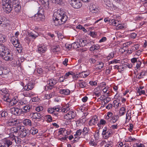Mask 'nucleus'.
<instances>
[{"mask_svg": "<svg viewBox=\"0 0 147 147\" xmlns=\"http://www.w3.org/2000/svg\"><path fill=\"white\" fill-rule=\"evenodd\" d=\"M53 22L56 26L64 23L67 20L68 17L64 12L58 10L55 12L53 14Z\"/></svg>", "mask_w": 147, "mask_h": 147, "instance_id": "obj_1", "label": "nucleus"}, {"mask_svg": "<svg viewBox=\"0 0 147 147\" xmlns=\"http://www.w3.org/2000/svg\"><path fill=\"white\" fill-rule=\"evenodd\" d=\"M23 127H20V126H18L17 127L10 128L9 129V135L13 138H15L16 136L19 135L18 132L19 131L20 129H22Z\"/></svg>", "mask_w": 147, "mask_h": 147, "instance_id": "obj_2", "label": "nucleus"}, {"mask_svg": "<svg viewBox=\"0 0 147 147\" xmlns=\"http://www.w3.org/2000/svg\"><path fill=\"white\" fill-rule=\"evenodd\" d=\"M0 95L4 101L7 102L11 101V99L9 98V94L8 93V90L3 88L0 90Z\"/></svg>", "mask_w": 147, "mask_h": 147, "instance_id": "obj_3", "label": "nucleus"}, {"mask_svg": "<svg viewBox=\"0 0 147 147\" xmlns=\"http://www.w3.org/2000/svg\"><path fill=\"white\" fill-rule=\"evenodd\" d=\"M0 56L3 59L7 61H12L13 58V54L11 53L8 49L3 54H2Z\"/></svg>", "mask_w": 147, "mask_h": 147, "instance_id": "obj_4", "label": "nucleus"}, {"mask_svg": "<svg viewBox=\"0 0 147 147\" xmlns=\"http://www.w3.org/2000/svg\"><path fill=\"white\" fill-rule=\"evenodd\" d=\"M45 19L44 9L42 7H39L37 11V21H43Z\"/></svg>", "mask_w": 147, "mask_h": 147, "instance_id": "obj_5", "label": "nucleus"}, {"mask_svg": "<svg viewBox=\"0 0 147 147\" xmlns=\"http://www.w3.org/2000/svg\"><path fill=\"white\" fill-rule=\"evenodd\" d=\"M68 1L74 8L78 9L82 6V3L80 0H68Z\"/></svg>", "mask_w": 147, "mask_h": 147, "instance_id": "obj_6", "label": "nucleus"}, {"mask_svg": "<svg viewBox=\"0 0 147 147\" xmlns=\"http://www.w3.org/2000/svg\"><path fill=\"white\" fill-rule=\"evenodd\" d=\"M3 8L5 12L7 13H9L11 12L12 9L13 7L11 3H4L3 2Z\"/></svg>", "mask_w": 147, "mask_h": 147, "instance_id": "obj_7", "label": "nucleus"}, {"mask_svg": "<svg viewBox=\"0 0 147 147\" xmlns=\"http://www.w3.org/2000/svg\"><path fill=\"white\" fill-rule=\"evenodd\" d=\"M20 123V120L17 119H14L8 121L6 123L5 125L7 126H17Z\"/></svg>", "mask_w": 147, "mask_h": 147, "instance_id": "obj_8", "label": "nucleus"}, {"mask_svg": "<svg viewBox=\"0 0 147 147\" xmlns=\"http://www.w3.org/2000/svg\"><path fill=\"white\" fill-rule=\"evenodd\" d=\"M20 127H22V129H20V136L21 138L25 137L29 135V131L28 129H26L23 126H20Z\"/></svg>", "mask_w": 147, "mask_h": 147, "instance_id": "obj_9", "label": "nucleus"}, {"mask_svg": "<svg viewBox=\"0 0 147 147\" xmlns=\"http://www.w3.org/2000/svg\"><path fill=\"white\" fill-rule=\"evenodd\" d=\"M76 115V112L74 111H69L66 114L64 115L65 119L67 120H69L74 118Z\"/></svg>", "mask_w": 147, "mask_h": 147, "instance_id": "obj_10", "label": "nucleus"}, {"mask_svg": "<svg viewBox=\"0 0 147 147\" xmlns=\"http://www.w3.org/2000/svg\"><path fill=\"white\" fill-rule=\"evenodd\" d=\"M22 111L21 109L16 108H12L10 110V112L16 115H19L22 113Z\"/></svg>", "mask_w": 147, "mask_h": 147, "instance_id": "obj_11", "label": "nucleus"}, {"mask_svg": "<svg viewBox=\"0 0 147 147\" xmlns=\"http://www.w3.org/2000/svg\"><path fill=\"white\" fill-rule=\"evenodd\" d=\"M47 83V84L49 85V87L52 89L57 83V81L55 79H51L48 81Z\"/></svg>", "mask_w": 147, "mask_h": 147, "instance_id": "obj_12", "label": "nucleus"}, {"mask_svg": "<svg viewBox=\"0 0 147 147\" xmlns=\"http://www.w3.org/2000/svg\"><path fill=\"white\" fill-rule=\"evenodd\" d=\"M90 11L92 13H96L99 11L97 6L94 4L91 5L90 7Z\"/></svg>", "mask_w": 147, "mask_h": 147, "instance_id": "obj_13", "label": "nucleus"}, {"mask_svg": "<svg viewBox=\"0 0 147 147\" xmlns=\"http://www.w3.org/2000/svg\"><path fill=\"white\" fill-rule=\"evenodd\" d=\"M98 119L96 117H94L90 120L89 122V125L92 126L96 124L98 121Z\"/></svg>", "mask_w": 147, "mask_h": 147, "instance_id": "obj_14", "label": "nucleus"}, {"mask_svg": "<svg viewBox=\"0 0 147 147\" xmlns=\"http://www.w3.org/2000/svg\"><path fill=\"white\" fill-rule=\"evenodd\" d=\"M34 88V84L31 83H29L25 85L23 88L25 90L28 91Z\"/></svg>", "mask_w": 147, "mask_h": 147, "instance_id": "obj_15", "label": "nucleus"}, {"mask_svg": "<svg viewBox=\"0 0 147 147\" xmlns=\"http://www.w3.org/2000/svg\"><path fill=\"white\" fill-rule=\"evenodd\" d=\"M120 23L119 21L114 19H110V24L117 27L119 23Z\"/></svg>", "mask_w": 147, "mask_h": 147, "instance_id": "obj_16", "label": "nucleus"}, {"mask_svg": "<svg viewBox=\"0 0 147 147\" xmlns=\"http://www.w3.org/2000/svg\"><path fill=\"white\" fill-rule=\"evenodd\" d=\"M22 123L26 126H31L32 122L31 120L29 119H24L22 121Z\"/></svg>", "mask_w": 147, "mask_h": 147, "instance_id": "obj_17", "label": "nucleus"}, {"mask_svg": "<svg viewBox=\"0 0 147 147\" xmlns=\"http://www.w3.org/2000/svg\"><path fill=\"white\" fill-rule=\"evenodd\" d=\"M113 115V113L111 112H108L107 113V115L106 116L105 119L107 121V122L111 121Z\"/></svg>", "mask_w": 147, "mask_h": 147, "instance_id": "obj_18", "label": "nucleus"}, {"mask_svg": "<svg viewBox=\"0 0 147 147\" xmlns=\"http://www.w3.org/2000/svg\"><path fill=\"white\" fill-rule=\"evenodd\" d=\"M8 49L3 44H0V56L2 54L5 52Z\"/></svg>", "mask_w": 147, "mask_h": 147, "instance_id": "obj_19", "label": "nucleus"}, {"mask_svg": "<svg viewBox=\"0 0 147 147\" xmlns=\"http://www.w3.org/2000/svg\"><path fill=\"white\" fill-rule=\"evenodd\" d=\"M47 50V48L44 46H39L38 49V51L41 55L44 53Z\"/></svg>", "mask_w": 147, "mask_h": 147, "instance_id": "obj_20", "label": "nucleus"}, {"mask_svg": "<svg viewBox=\"0 0 147 147\" xmlns=\"http://www.w3.org/2000/svg\"><path fill=\"white\" fill-rule=\"evenodd\" d=\"M78 41L79 42V43L80 44V47H84L88 43H87V41L86 40H84L80 39L78 40Z\"/></svg>", "mask_w": 147, "mask_h": 147, "instance_id": "obj_21", "label": "nucleus"}, {"mask_svg": "<svg viewBox=\"0 0 147 147\" xmlns=\"http://www.w3.org/2000/svg\"><path fill=\"white\" fill-rule=\"evenodd\" d=\"M60 93L63 94L68 95L70 94V90L68 89H61L60 90Z\"/></svg>", "mask_w": 147, "mask_h": 147, "instance_id": "obj_22", "label": "nucleus"}, {"mask_svg": "<svg viewBox=\"0 0 147 147\" xmlns=\"http://www.w3.org/2000/svg\"><path fill=\"white\" fill-rule=\"evenodd\" d=\"M3 142L4 144L8 147H9V146L11 145L12 144V142L10 140L7 139L4 140Z\"/></svg>", "mask_w": 147, "mask_h": 147, "instance_id": "obj_23", "label": "nucleus"}, {"mask_svg": "<svg viewBox=\"0 0 147 147\" xmlns=\"http://www.w3.org/2000/svg\"><path fill=\"white\" fill-rule=\"evenodd\" d=\"M13 8V7H18L21 6L20 3L17 0H13L11 2Z\"/></svg>", "mask_w": 147, "mask_h": 147, "instance_id": "obj_24", "label": "nucleus"}, {"mask_svg": "<svg viewBox=\"0 0 147 147\" xmlns=\"http://www.w3.org/2000/svg\"><path fill=\"white\" fill-rule=\"evenodd\" d=\"M49 0H39L38 3L48 6L49 5Z\"/></svg>", "mask_w": 147, "mask_h": 147, "instance_id": "obj_25", "label": "nucleus"}, {"mask_svg": "<svg viewBox=\"0 0 147 147\" xmlns=\"http://www.w3.org/2000/svg\"><path fill=\"white\" fill-rule=\"evenodd\" d=\"M80 82H78V84L80 87L81 88H84L86 86L87 84L84 81H82L81 80H78Z\"/></svg>", "mask_w": 147, "mask_h": 147, "instance_id": "obj_26", "label": "nucleus"}, {"mask_svg": "<svg viewBox=\"0 0 147 147\" xmlns=\"http://www.w3.org/2000/svg\"><path fill=\"white\" fill-rule=\"evenodd\" d=\"M19 103H20V105L23 106H24L27 105V104L28 103V101L27 100L26 98H24L20 101H19Z\"/></svg>", "mask_w": 147, "mask_h": 147, "instance_id": "obj_27", "label": "nucleus"}, {"mask_svg": "<svg viewBox=\"0 0 147 147\" xmlns=\"http://www.w3.org/2000/svg\"><path fill=\"white\" fill-rule=\"evenodd\" d=\"M100 48V47L99 45L97 44L94 45L90 48V50L91 51H93L99 49Z\"/></svg>", "mask_w": 147, "mask_h": 147, "instance_id": "obj_28", "label": "nucleus"}, {"mask_svg": "<svg viewBox=\"0 0 147 147\" xmlns=\"http://www.w3.org/2000/svg\"><path fill=\"white\" fill-rule=\"evenodd\" d=\"M77 40V42H74L71 44V46L74 49H76L80 47V44Z\"/></svg>", "mask_w": 147, "mask_h": 147, "instance_id": "obj_29", "label": "nucleus"}, {"mask_svg": "<svg viewBox=\"0 0 147 147\" xmlns=\"http://www.w3.org/2000/svg\"><path fill=\"white\" fill-rule=\"evenodd\" d=\"M31 107L28 105H26L22 107V109L24 110L25 113L28 112L29 111Z\"/></svg>", "mask_w": 147, "mask_h": 147, "instance_id": "obj_30", "label": "nucleus"}, {"mask_svg": "<svg viewBox=\"0 0 147 147\" xmlns=\"http://www.w3.org/2000/svg\"><path fill=\"white\" fill-rule=\"evenodd\" d=\"M60 49L59 45H54L52 48V50L53 52H57L59 51Z\"/></svg>", "mask_w": 147, "mask_h": 147, "instance_id": "obj_31", "label": "nucleus"}, {"mask_svg": "<svg viewBox=\"0 0 147 147\" xmlns=\"http://www.w3.org/2000/svg\"><path fill=\"white\" fill-rule=\"evenodd\" d=\"M105 4L108 7H111L113 5V3L111 1V0H104Z\"/></svg>", "mask_w": 147, "mask_h": 147, "instance_id": "obj_32", "label": "nucleus"}, {"mask_svg": "<svg viewBox=\"0 0 147 147\" xmlns=\"http://www.w3.org/2000/svg\"><path fill=\"white\" fill-rule=\"evenodd\" d=\"M119 119V117L118 115L113 116L111 118V121L110 122L111 123H115Z\"/></svg>", "mask_w": 147, "mask_h": 147, "instance_id": "obj_33", "label": "nucleus"}, {"mask_svg": "<svg viewBox=\"0 0 147 147\" xmlns=\"http://www.w3.org/2000/svg\"><path fill=\"white\" fill-rule=\"evenodd\" d=\"M126 112V109L124 107H122L119 110V115L121 116L124 115Z\"/></svg>", "mask_w": 147, "mask_h": 147, "instance_id": "obj_34", "label": "nucleus"}, {"mask_svg": "<svg viewBox=\"0 0 147 147\" xmlns=\"http://www.w3.org/2000/svg\"><path fill=\"white\" fill-rule=\"evenodd\" d=\"M73 75V72L69 71L66 73L64 76L65 79L68 78L69 77H71Z\"/></svg>", "mask_w": 147, "mask_h": 147, "instance_id": "obj_35", "label": "nucleus"}, {"mask_svg": "<svg viewBox=\"0 0 147 147\" xmlns=\"http://www.w3.org/2000/svg\"><path fill=\"white\" fill-rule=\"evenodd\" d=\"M68 131H67L65 129L62 128L59 131V133L60 134H62L64 136H66L65 133H67Z\"/></svg>", "mask_w": 147, "mask_h": 147, "instance_id": "obj_36", "label": "nucleus"}, {"mask_svg": "<svg viewBox=\"0 0 147 147\" xmlns=\"http://www.w3.org/2000/svg\"><path fill=\"white\" fill-rule=\"evenodd\" d=\"M32 120L35 121L37 120V113H32L31 114Z\"/></svg>", "mask_w": 147, "mask_h": 147, "instance_id": "obj_37", "label": "nucleus"}, {"mask_svg": "<svg viewBox=\"0 0 147 147\" xmlns=\"http://www.w3.org/2000/svg\"><path fill=\"white\" fill-rule=\"evenodd\" d=\"M146 72L145 71H143L137 77V76H136V78L138 79H140L141 78H143L144 76H145Z\"/></svg>", "mask_w": 147, "mask_h": 147, "instance_id": "obj_38", "label": "nucleus"}, {"mask_svg": "<svg viewBox=\"0 0 147 147\" xmlns=\"http://www.w3.org/2000/svg\"><path fill=\"white\" fill-rule=\"evenodd\" d=\"M117 25V27H116L117 30L122 29L124 28H125V26H124V24H121L120 23H119V24Z\"/></svg>", "mask_w": 147, "mask_h": 147, "instance_id": "obj_39", "label": "nucleus"}, {"mask_svg": "<svg viewBox=\"0 0 147 147\" xmlns=\"http://www.w3.org/2000/svg\"><path fill=\"white\" fill-rule=\"evenodd\" d=\"M0 115L2 117L5 118L8 115V113L7 111H4L2 112Z\"/></svg>", "mask_w": 147, "mask_h": 147, "instance_id": "obj_40", "label": "nucleus"}, {"mask_svg": "<svg viewBox=\"0 0 147 147\" xmlns=\"http://www.w3.org/2000/svg\"><path fill=\"white\" fill-rule=\"evenodd\" d=\"M113 102L114 104V107L115 108H117L119 107L120 106L121 104L119 102H118L116 100H114Z\"/></svg>", "mask_w": 147, "mask_h": 147, "instance_id": "obj_41", "label": "nucleus"}, {"mask_svg": "<svg viewBox=\"0 0 147 147\" xmlns=\"http://www.w3.org/2000/svg\"><path fill=\"white\" fill-rule=\"evenodd\" d=\"M85 73L86 72L85 71L82 72L80 74V76H81V77H82L83 78L87 77L89 75V74L88 73L86 74Z\"/></svg>", "mask_w": 147, "mask_h": 147, "instance_id": "obj_42", "label": "nucleus"}, {"mask_svg": "<svg viewBox=\"0 0 147 147\" xmlns=\"http://www.w3.org/2000/svg\"><path fill=\"white\" fill-rule=\"evenodd\" d=\"M45 118L47 119V121L49 122L52 121V119L51 117L49 115H46L45 116Z\"/></svg>", "mask_w": 147, "mask_h": 147, "instance_id": "obj_43", "label": "nucleus"}, {"mask_svg": "<svg viewBox=\"0 0 147 147\" xmlns=\"http://www.w3.org/2000/svg\"><path fill=\"white\" fill-rule=\"evenodd\" d=\"M13 8L15 12L17 13L20 12L21 9V6H18V7H13Z\"/></svg>", "mask_w": 147, "mask_h": 147, "instance_id": "obj_44", "label": "nucleus"}, {"mask_svg": "<svg viewBox=\"0 0 147 147\" xmlns=\"http://www.w3.org/2000/svg\"><path fill=\"white\" fill-rule=\"evenodd\" d=\"M111 100V98L109 97H107L106 98L104 99V101L102 102V104H106L108 103L109 101Z\"/></svg>", "mask_w": 147, "mask_h": 147, "instance_id": "obj_45", "label": "nucleus"}, {"mask_svg": "<svg viewBox=\"0 0 147 147\" xmlns=\"http://www.w3.org/2000/svg\"><path fill=\"white\" fill-rule=\"evenodd\" d=\"M6 37L5 35L0 34V42H5V41Z\"/></svg>", "mask_w": 147, "mask_h": 147, "instance_id": "obj_46", "label": "nucleus"}, {"mask_svg": "<svg viewBox=\"0 0 147 147\" xmlns=\"http://www.w3.org/2000/svg\"><path fill=\"white\" fill-rule=\"evenodd\" d=\"M98 65L99 66L97 67V68H98V69H101L104 66V63L102 62H99Z\"/></svg>", "mask_w": 147, "mask_h": 147, "instance_id": "obj_47", "label": "nucleus"}, {"mask_svg": "<svg viewBox=\"0 0 147 147\" xmlns=\"http://www.w3.org/2000/svg\"><path fill=\"white\" fill-rule=\"evenodd\" d=\"M82 132V131L80 129L78 130L76 133V134H74V136H79L81 134Z\"/></svg>", "mask_w": 147, "mask_h": 147, "instance_id": "obj_48", "label": "nucleus"}, {"mask_svg": "<svg viewBox=\"0 0 147 147\" xmlns=\"http://www.w3.org/2000/svg\"><path fill=\"white\" fill-rule=\"evenodd\" d=\"M30 132L32 135L36 134L37 133L36 129L34 127L32 128L30 130Z\"/></svg>", "mask_w": 147, "mask_h": 147, "instance_id": "obj_49", "label": "nucleus"}, {"mask_svg": "<svg viewBox=\"0 0 147 147\" xmlns=\"http://www.w3.org/2000/svg\"><path fill=\"white\" fill-rule=\"evenodd\" d=\"M114 56V53L113 52H111L110 53L107 57L108 59H110L111 58H112Z\"/></svg>", "mask_w": 147, "mask_h": 147, "instance_id": "obj_50", "label": "nucleus"}, {"mask_svg": "<svg viewBox=\"0 0 147 147\" xmlns=\"http://www.w3.org/2000/svg\"><path fill=\"white\" fill-rule=\"evenodd\" d=\"M137 92L138 93H139V95H141L142 94H144L145 93V91L144 90H140V89H139V88L138 89Z\"/></svg>", "mask_w": 147, "mask_h": 147, "instance_id": "obj_51", "label": "nucleus"}, {"mask_svg": "<svg viewBox=\"0 0 147 147\" xmlns=\"http://www.w3.org/2000/svg\"><path fill=\"white\" fill-rule=\"evenodd\" d=\"M136 139L135 138H132V137L130 136L126 139L127 142H131L135 140Z\"/></svg>", "mask_w": 147, "mask_h": 147, "instance_id": "obj_52", "label": "nucleus"}, {"mask_svg": "<svg viewBox=\"0 0 147 147\" xmlns=\"http://www.w3.org/2000/svg\"><path fill=\"white\" fill-rule=\"evenodd\" d=\"M107 128H105L103 129L102 134L103 135L107 136Z\"/></svg>", "mask_w": 147, "mask_h": 147, "instance_id": "obj_53", "label": "nucleus"}, {"mask_svg": "<svg viewBox=\"0 0 147 147\" xmlns=\"http://www.w3.org/2000/svg\"><path fill=\"white\" fill-rule=\"evenodd\" d=\"M107 122L103 119H101L100 121V124L104 125L106 124Z\"/></svg>", "mask_w": 147, "mask_h": 147, "instance_id": "obj_54", "label": "nucleus"}, {"mask_svg": "<svg viewBox=\"0 0 147 147\" xmlns=\"http://www.w3.org/2000/svg\"><path fill=\"white\" fill-rule=\"evenodd\" d=\"M89 128L88 127H85L83 129L82 132L85 134L87 133L88 132Z\"/></svg>", "mask_w": 147, "mask_h": 147, "instance_id": "obj_55", "label": "nucleus"}, {"mask_svg": "<svg viewBox=\"0 0 147 147\" xmlns=\"http://www.w3.org/2000/svg\"><path fill=\"white\" fill-rule=\"evenodd\" d=\"M71 77H72L73 78L75 79L76 80L77 78H78L80 76L78 74H75L73 73V75H72Z\"/></svg>", "mask_w": 147, "mask_h": 147, "instance_id": "obj_56", "label": "nucleus"}, {"mask_svg": "<svg viewBox=\"0 0 147 147\" xmlns=\"http://www.w3.org/2000/svg\"><path fill=\"white\" fill-rule=\"evenodd\" d=\"M69 109V108L68 107H67L66 106L65 108L62 109H61L62 112L64 113H66Z\"/></svg>", "mask_w": 147, "mask_h": 147, "instance_id": "obj_57", "label": "nucleus"}, {"mask_svg": "<svg viewBox=\"0 0 147 147\" xmlns=\"http://www.w3.org/2000/svg\"><path fill=\"white\" fill-rule=\"evenodd\" d=\"M47 111L50 113H52L54 111L53 108H48L47 110Z\"/></svg>", "mask_w": 147, "mask_h": 147, "instance_id": "obj_58", "label": "nucleus"}, {"mask_svg": "<svg viewBox=\"0 0 147 147\" xmlns=\"http://www.w3.org/2000/svg\"><path fill=\"white\" fill-rule=\"evenodd\" d=\"M137 36V34L134 33H132L130 34V37L131 38H134Z\"/></svg>", "mask_w": 147, "mask_h": 147, "instance_id": "obj_59", "label": "nucleus"}, {"mask_svg": "<svg viewBox=\"0 0 147 147\" xmlns=\"http://www.w3.org/2000/svg\"><path fill=\"white\" fill-rule=\"evenodd\" d=\"M15 45H13L15 47L17 48L18 49H17V51H18V49L19 48V47H18L19 46V43H18V40L15 42Z\"/></svg>", "mask_w": 147, "mask_h": 147, "instance_id": "obj_60", "label": "nucleus"}, {"mask_svg": "<svg viewBox=\"0 0 147 147\" xmlns=\"http://www.w3.org/2000/svg\"><path fill=\"white\" fill-rule=\"evenodd\" d=\"M65 79V77L64 76H62L60 77L59 79V81L60 82H63L64 81V80Z\"/></svg>", "mask_w": 147, "mask_h": 147, "instance_id": "obj_61", "label": "nucleus"}, {"mask_svg": "<svg viewBox=\"0 0 147 147\" xmlns=\"http://www.w3.org/2000/svg\"><path fill=\"white\" fill-rule=\"evenodd\" d=\"M107 40V38L105 37H102L99 41V42H104Z\"/></svg>", "mask_w": 147, "mask_h": 147, "instance_id": "obj_62", "label": "nucleus"}, {"mask_svg": "<svg viewBox=\"0 0 147 147\" xmlns=\"http://www.w3.org/2000/svg\"><path fill=\"white\" fill-rule=\"evenodd\" d=\"M89 84L92 86H96L97 85V82L96 81H90Z\"/></svg>", "mask_w": 147, "mask_h": 147, "instance_id": "obj_63", "label": "nucleus"}, {"mask_svg": "<svg viewBox=\"0 0 147 147\" xmlns=\"http://www.w3.org/2000/svg\"><path fill=\"white\" fill-rule=\"evenodd\" d=\"M42 72V70L41 68H37V73L41 75Z\"/></svg>", "mask_w": 147, "mask_h": 147, "instance_id": "obj_64", "label": "nucleus"}]
</instances>
